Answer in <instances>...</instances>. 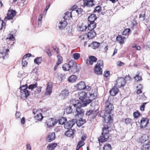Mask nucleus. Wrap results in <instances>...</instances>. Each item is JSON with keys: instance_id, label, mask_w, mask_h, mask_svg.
Returning a JSON list of instances; mask_svg holds the SVG:
<instances>
[{"instance_id": "obj_37", "label": "nucleus", "mask_w": 150, "mask_h": 150, "mask_svg": "<svg viewBox=\"0 0 150 150\" xmlns=\"http://www.w3.org/2000/svg\"><path fill=\"white\" fill-rule=\"evenodd\" d=\"M68 63H65L62 66L63 69L65 71H69L70 69Z\"/></svg>"}, {"instance_id": "obj_36", "label": "nucleus", "mask_w": 150, "mask_h": 150, "mask_svg": "<svg viewBox=\"0 0 150 150\" xmlns=\"http://www.w3.org/2000/svg\"><path fill=\"white\" fill-rule=\"evenodd\" d=\"M137 88L136 93L137 94H140L142 93V90L143 89V86L141 84H139L137 86Z\"/></svg>"}, {"instance_id": "obj_18", "label": "nucleus", "mask_w": 150, "mask_h": 150, "mask_svg": "<svg viewBox=\"0 0 150 150\" xmlns=\"http://www.w3.org/2000/svg\"><path fill=\"white\" fill-rule=\"evenodd\" d=\"M87 28L86 25L83 23L80 24L78 25V30L81 31H85Z\"/></svg>"}, {"instance_id": "obj_13", "label": "nucleus", "mask_w": 150, "mask_h": 150, "mask_svg": "<svg viewBox=\"0 0 150 150\" xmlns=\"http://www.w3.org/2000/svg\"><path fill=\"white\" fill-rule=\"evenodd\" d=\"M149 120L146 118H142L140 120V127L144 128L147 126L149 123Z\"/></svg>"}, {"instance_id": "obj_64", "label": "nucleus", "mask_w": 150, "mask_h": 150, "mask_svg": "<svg viewBox=\"0 0 150 150\" xmlns=\"http://www.w3.org/2000/svg\"><path fill=\"white\" fill-rule=\"evenodd\" d=\"M26 150H31V147L30 144L26 145Z\"/></svg>"}, {"instance_id": "obj_52", "label": "nucleus", "mask_w": 150, "mask_h": 150, "mask_svg": "<svg viewBox=\"0 0 150 150\" xmlns=\"http://www.w3.org/2000/svg\"><path fill=\"white\" fill-rule=\"evenodd\" d=\"M125 123L127 125L129 124L132 122V119L129 118L125 119Z\"/></svg>"}, {"instance_id": "obj_54", "label": "nucleus", "mask_w": 150, "mask_h": 150, "mask_svg": "<svg viewBox=\"0 0 150 150\" xmlns=\"http://www.w3.org/2000/svg\"><path fill=\"white\" fill-rule=\"evenodd\" d=\"M36 88L35 91V94H38L41 91V88L40 87H37Z\"/></svg>"}, {"instance_id": "obj_17", "label": "nucleus", "mask_w": 150, "mask_h": 150, "mask_svg": "<svg viewBox=\"0 0 150 150\" xmlns=\"http://www.w3.org/2000/svg\"><path fill=\"white\" fill-rule=\"evenodd\" d=\"M94 0H83V6L85 7L86 6H92L94 5L93 3Z\"/></svg>"}, {"instance_id": "obj_30", "label": "nucleus", "mask_w": 150, "mask_h": 150, "mask_svg": "<svg viewBox=\"0 0 150 150\" xmlns=\"http://www.w3.org/2000/svg\"><path fill=\"white\" fill-rule=\"evenodd\" d=\"M75 122H76L78 126L80 127L86 122V121L85 120H83L81 118H80L77 121H76Z\"/></svg>"}, {"instance_id": "obj_31", "label": "nucleus", "mask_w": 150, "mask_h": 150, "mask_svg": "<svg viewBox=\"0 0 150 150\" xmlns=\"http://www.w3.org/2000/svg\"><path fill=\"white\" fill-rule=\"evenodd\" d=\"M72 17L71 12L67 11L65 13L64 18L65 20H69Z\"/></svg>"}, {"instance_id": "obj_9", "label": "nucleus", "mask_w": 150, "mask_h": 150, "mask_svg": "<svg viewBox=\"0 0 150 150\" xmlns=\"http://www.w3.org/2000/svg\"><path fill=\"white\" fill-rule=\"evenodd\" d=\"M21 92L23 94H30V91L28 90V87L27 84L21 86L20 88Z\"/></svg>"}, {"instance_id": "obj_44", "label": "nucleus", "mask_w": 150, "mask_h": 150, "mask_svg": "<svg viewBox=\"0 0 150 150\" xmlns=\"http://www.w3.org/2000/svg\"><path fill=\"white\" fill-rule=\"evenodd\" d=\"M36 119L39 121L42 120L43 118V116L42 115V113H40L39 114H37L36 116L35 117Z\"/></svg>"}, {"instance_id": "obj_15", "label": "nucleus", "mask_w": 150, "mask_h": 150, "mask_svg": "<svg viewBox=\"0 0 150 150\" xmlns=\"http://www.w3.org/2000/svg\"><path fill=\"white\" fill-rule=\"evenodd\" d=\"M9 51L8 49H6L4 47H2L0 49V54H1L2 57L3 59H5V57L8 55V52Z\"/></svg>"}, {"instance_id": "obj_60", "label": "nucleus", "mask_w": 150, "mask_h": 150, "mask_svg": "<svg viewBox=\"0 0 150 150\" xmlns=\"http://www.w3.org/2000/svg\"><path fill=\"white\" fill-rule=\"evenodd\" d=\"M76 12L78 13V14H81L82 13L83 10V9L81 8H79L76 10Z\"/></svg>"}, {"instance_id": "obj_6", "label": "nucleus", "mask_w": 150, "mask_h": 150, "mask_svg": "<svg viewBox=\"0 0 150 150\" xmlns=\"http://www.w3.org/2000/svg\"><path fill=\"white\" fill-rule=\"evenodd\" d=\"M16 12L14 10H9L8 11L7 16L5 18V19L10 20L13 19L14 17L16 16Z\"/></svg>"}, {"instance_id": "obj_28", "label": "nucleus", "mask_w": 150, "mask_h": 150, "mask_svg": "<svg viewBox=\"0 0 150 150\" xmlns=\"http://www.w3.org/2000/svg\"><path fill=\"white\" fill-rule=\"evenodd\" d=\"M57 144L56 143L50 144L47 147V149L48 150H54L57 146Z\"/></svg>"}, {"instance_id": "obj_42", "label": "nucleus", "mask_w": 150, "mask_h": 150, "mask_svg": "<svg viewBox=\"0 0 150 150\" xmlns=\"http://www.w3.org/2000/svg\"><path fill=\"white\" fill-rule=\"evenodd\" d=\"M30 94H19V96H17L18 97H19L20 99L25 100L28 97Z\"/></svg>"}, {"instance_id": "obj_29", "label": "nucleus", "mask_w": 150, "mask_h": 150, "mask_svg": "<svg viewBox=\"0 0 150 150\" xmlns=\"http://www.w3.org/2000/svg\"><path fill=\"white\" fill-rule=\"evenodd\" d=\"M97 19L96 15L93 14L91 15L88 17V21L90 22H95V21Z\"/></svg>"}, {"instance_id": "obj_12", "label": "nucleus", "mask_w": 150, "mask_h": 150, "mask_svg": "<svg viewBox=\"0 0 150 150\" xmlns=\"http://www.w3.org/2000/svg\"><path fill=\"white\" fill-rule=\"evenodd\" d=\"M55 138V133H49L46 138V141L47 142H51L54 140Z\"/></svg>"}, {"instance_id": "obj_40", "label": "nucleus", "mask_w": 150, "mask_h": 150, "mask_svg": "<svg viewBox=\"0 0 150 150\" xmlns=\"http://www.w3.org/2000/svg\"><path fill=\"white\" fill-rule=\"evenodd\" d=\"M111 146L109 144H106L103 147V150H111Z\"/></svg>"}, {"instance_id": "obj_34", "label": "nucleus", "mask_w": 150, "mask_h": 150, "mask_svg": "<svg viewBox=\"0 0 150 150\" xmlns=\"http://www.w3.org/2000/svg\"><path fill=\"white\" fill-rule=\"evenodd\" d=\"M94 111L93 110H90L86 112V115L88 116L92 115L93 118H94L96 116V113L94 114Z\"/></svg>"}, {"instance_id": "obj_58", "label": "nucleus", "mask_w": 150, "mask_h": 150, "mask_svg": "<svg viewBox=\"0 0 150 150\" xmlns=\"http://www.w3.org/2000/svg\"><path fill=\"white\" fill-rule=\"evenodd\" d=\"M42 18V14H40L39 16L38 19V21H39L38 22V24L40 25V24H41V21Z\"/></svg>"}, {"instance_id": "obj_57", "label": "nucleus", "mask_w": 150, "mask_h": 150, "mask_svg": "<svg viewBox=\"0 0 150 150\" xmlns=\"http://www.w3.org/2000/svg\"><path fill=\"white\" fill-rule=\"evenodd\" d=\"M0 19H1L0 18ZM5 25V23L4 22V21H3L1 20V19H0V25H1V30H2V29L3 26H4V25Z\"/></svg>"}, {"instance_id": "obj_48", "label": "nucleus", "mask_w": 150, "mask_h": 150, "mask_svg": "<svg viewBox=\"0 0 150 150\" xmlns=\"http://www.w3.org/2000/svg\"><path fill=\"white\" fill-rule=\"evenodd\" d=\"M22 65L23 67H25L28 64V62H27V60L26 59L23 57L22 59Z\"/></svg>"}, {"instance_id": "obj_11", "label": "nucleus", "mask_w": 150, "mask_h": 150, "mask_svg": "<svg viewBox=\"0 0 150 150\" xmlns=\"http://www.w3.org/2000/svg\"><path fill=\"white\" fill-rule=\"evenodd\" d=\"M75 122L76 120L74 119L68 121L66 124H64V128L67 129L71 128L75 124Z\"/></svg>"}, {"instance_id": "obj_7", "label": "nucleus", "mask_w": 150, "mask_h": 150, "mask_svg": "<svg viewBox=\"0 0 150 150\" xmlns=\"http://www.w3.org/2000/svg\"><path fill=\"white\" fill-rule=\"evenodd\" d=\"M97 60V59L95 57L90 56L89 58L86 60V62L87 65L89 66L92 65L94 62H96Z\"/></svg>"}, {"instance_id": "obj_63", "label": "nucleus", "mask_w": 150, "mask_h": 150, "mask_svg": "<svg viewBox=\"0 0 150 150\" xmlns=\"http://www.w3.org/2000/svg\"><path fill=\"white\" fill-rule=\"evenodd\" d=\"M46 52L49 57L52 56V54L51 51L49 49L47 50Z\"/></svg>"}, {"instance_id": "obj_25", "label": "nucleus", "mask_w": 150, "mask_h": 150, "mask_svg": "<svg viewBox=\"0 0 150 150\" xmlns=\"http://www.w3.org/2000/svg\"><path fill=\"white\" fill-rule=\"evenodd\" d=\"M68 81L70 83H74L77 79V77L75 75H72L68 78Z\"/></svg>"}, {"instance_id": "obj_20", "label": "nucleus", "mask_w": 150, "mask_h": 150, "mask_svg": "<svg viewBox=\"0 0 150 150\" xmlns=\"http://www.w3.org/2000/svg\"><path fill=\"white\" fill-rule=\"evenodd\" d=\"M68 64L70 69H77V64L75 61L74 60L70 61L68 63Z\"/></svg>"}, {"instance_id": "obj_5", "label": "nucleus", "mask_w": 150, "mask_h": 150, "mask_svg": "<svg viewBox=\"0 0 150 150\" xmlns=\"http://www.w3.org/2000/svg\"><path fill=\"white\" fill-rule=\"evenodd\" d=\"M86 95L84 94L83 96H81L79 97V99L82 101V104L81 103V106L85 107L91 102V100L89 99L84 100L86 96Z\"/></svg>"}, {"instance_id": "obj_35", "label": "nucleus", "mask_w": 150, "mask_h": 150, "mask_svg": "<svg viewBox=\"0 0 150 150\" xmlns=\"http://www.w3.org/2000/svg\"><path fill=\"white\" fill-rule=\"evenodd\" d=\"M42 60V57H37L34 60V62L36 64H39L41 63Z\"/></svg>"}, {"instance_id": "obj_49", "label": "nucleus", "mask_w": 150, "mask_h": 150, "mask_svg": "<svg viewBox=\"0 0 150 150\" xmlns=\"http://www.w3.org/2000/svg\"><path fill=\"white\" fill-rule=\"evenodd\" d=\"M130 31V29L129 28H126L123 32L122 35H127L129 34Z\"/></svg>"}, {"instance_id": "obj_21", "label": "nucleus", "mask_w": 150, "mask_h": 150, "mask_svg": "<svg viewBox=\"0 0 150 150\" xmlns=\"http://www.w3.org/2000/svg\"><path fill=\"white\" fill-rule=\"evenodd\" d=\"M56 123L54 119L51 118L48 120L47 125L49 127H50L54 125Z\"/></svg>"}, {"instance_id": "obj_50", "label": "nucleus", "mask_w": 150, "mask_h": 150, "mask_svg": "<svg viewBox=\"0 0 150 150\" xmlns=\"http://www.w3.org/2000/svg\"><path fill=\"white\" fill-rule=\"evenodd\" d=\"M73 56L75 60H77L79 58L80 55L79 53H76L73 54Z\"/></svg>"}, {"instance_id": "obj_19", "label": "nucleus", "mask_w": 150, "mask_h": 150, "mask_svg": "<svg viewBox=\"0 0 150 150\" xmlns=\"http://www.w3.org/2000/svg\"><path fill=\"white\" fill-rule=\"evenodd\" d=\"M77 88L80 90H84L85 87V83L83 81H81L77 83Z\"/></svg>"}, {"instance_id": "obj_3", "label": "nucleus", "mask_w": 150, "mask_h": 150, "mask_svg": "<svg viewBox=\"0 0 150 150\" xmlns=\"http://www.w3.org/2000/svg\"><path fill=\"white\" fill-rule=\"evenodd\" d=\"M74 106L76 108V111L75 112V116L76 118L79 117V115L81 116L84 112V111L81 108V102H77L76 103L74 104Z\"/></svg>"}, {"instance_id": "obj_47", "label": "nucleus", "mask_w": 150, "mask_h": 150, "mask_svg": "<svg viewBox=\"0 0 150 150\" xmlns=\"http://www.w3.org/2000/svg\"><path fill=\"white\" fill-rule=\"evenodd\" d=\"M135 80L137 81H141L142 80V77L139 75V73H137V75L134 77Z\"/></svg>"}, {"instance_id": "obj_51", "label": "nucleus", "mask_w": 150, "mask_h": 150, "mask_svg": "<svg viewBox=\"0 0 150 150\" xmlns=\"http://www.w3.org/2000/svg\"><path fill=\"white\" fill-rule=\"evenodd\" d=\"M140 113L138 111H137L134 112L133 115L134 118H138L140 115Z\"/></svg>"}, {"instance_id": "obj_53", "label": "nucleus", "mask_w": 150, "mask_h": 150, "mask_svg": "<svg viewBox=\"0 0 150 150\" xmlns=\"http://www.w3.org/2000/svg\"><path fill=\"white\" fill-rule=\"evenodd\" d=\"M149 144L144 145L142 147V150H149Z\"/></svg>"}, {"instance_id": "obj_46", "label": "nucleus", "mask_w": 150, "mask_h": 150, "mask_svg": "<svg viewBox=\"0 0 150 150\" xmlns=\"http://www.w3.org/2000/svg\"><path fill=\"white\" fill-rule=\"evenodd\" d=\"M57 57L58 58V60L56 63L59 65L62 63L63 58L62 57L59 55H57Z\"/></svg>"}, {"instance_id": "obj_45", "label": "nucleus", "mask_w": 150, "mask_h": 150, "mask_svg": "<svg viewBox=\"0 0 150 150\" xmlns=\"http://www.w3.org/2000/svg\"><path fill=\"white\" fill-rule=\"evenodd\" d=\"M102 10V8L100 6H96L94 10V12L100 13Z\"/></svg>"}, {"instance_id": "obj_14", "label": "nucleus", "mask_w": 150, "mask_h": 150, "mask_svg": "<svg viewBox=\"0 0 150 150\" xmlns=\"http://www.w3.org/2000/svg\"><path fill=\"white\" fill-rule=\"evenodd\" d=\"M87 34V37L89 39L93 38L96 35V34L94 30H89Z\"/></svg>"}, {"instance_id": "obj_8", "label": "nucleus", "mask_w": 150, "mask_h": 150, "mask_svg": "<svg viewBox=\"0 0 150 150\" xmlns=\"http://www.w3.org/2000/svg\"><path fill=\"white\" fill-rule=\"evenodd\" d=\"M15 38L13 35L9 34L6 38V41L8 44L13 45L14 43Z\"/></svg>"}, {"instance_id": "obj_43", "label": "nucleus", "mask_w": 150, "mask_h": 150, "mask_svg": "<svg viewBox=\"0 0 150 150\" xmlns=\"http://www.w3.org/2000/svg\"><path fill=\"white\" fill-rule=\"evenodd\" d=\"M67 120L66 118L62 117L59 120V123L61 125H63L64 124Z\"/></svg>"}, {"instance_id": "obj_4", "label": "nucleus", "mask_w": 150, "mask_h": 150, "mask_svg": "<svg viewBox=\"0 0 150 150\" xmlns=\"http://www.w3.org/2000/svg\"><path fill=\"white\" fill-rule=\"evenodd\" d=\"M126 81L123 78L121 77L118 78L116 81L115 85L119 88L123 87L126 83Z\"/></svg>"}, {"instance_id": "obj_39", "label": "nucleus", "mask_w": 150, "mask_h": 150, "mask_svg": "<svg viewBox=\"0 0 150 150\" xmlns=\"http://www.w3.org/2000/svg\"><path fill=\"white\" fill-rule=\"evenodd\" d=\"M38 84L37 83H35L34 84H31L28 87V89H30L31 91H32L35 88L37 87Z\"/></svg>"}, {"instance_id": "obj_33", "label": "nucleus", "mask_w": 150, "mask_h": 150, "mask_svg": "<svg viewBox=\"0 0 150 150\" xmlns=\"http://www.w3.org/2000/svg\"><path fill=\"white\" fill-rule=\"evenodd\" d=\"M119 89L116 87H113L110 91L109 92L110 94H117L119 92Z\"/></svg>"}, {"instance_id": "obj_32", "label": "nucleus", "mask_w": 150, "mask_h": 150, "mask_svg": "<svg viewBox=\"0 0 150 150\" xmlns=\"http://www.w3.org/2000/svg\"><path fill=\"white\" fill-rule=\"evenodd\" d=\"M67 25V22L64 20L63 21H60L59 22V27L60 28L63 29L65 28Z\"/></svg>"}, {"instance_id": "obj_62", "label": "nucleus", "mask_w": 150, "mask_h": 150, "mask_svg": "<svg viewBox=\"0 0 150 150\" xmlns=\"http://www.w3.org/2000/svg\"><path fill=\"white\" fill-rule=\"evenodd\" d=\"M137 22H136V21L134 20L133 21H132V27H131L132 28H134V27L136 25H137Z\"/></svg>"}, {"instance_id": "obj_23", "label": "nucleus", "mask_w": 150, "mask_h": 150, "mask_svg": "<svg viewBox=\"0 0 150 150\" xmlns=\"http://www.w3.org/2000/svg\"><path fill=\"white\" fill-rule=\"evenodd\" d=\"M100 43L94 41L90 45H88V47H91L93 49H96L100 46Z\"/></svg>"}, {"instance_id": "obj_38", "label": "nucleus", "mask_w": 150, "mask_h": 150, "mask_svg": "<svg viewBox=\"0 0 150 150\" xmlns=\"http://www.w3.org/2000/svg\"><path fill=\"white\" fill-rule=\"evenodd\" d=\"M87 38H88V37H87V33L82 35L79 37V39L81 41H84L86 40Z\"/></svg>"}, {"instance_id": "obj_56", "label": "nucleus", "mask_w": 150, "mask_h": 150, "mask_svg": "<svg viewBox=\"0 0 150 150\" xmlns=\"http://www.w3.org/2000/svg\"><path fill=\"white\" fill-rule=\"evenodd\" d=\"M147 103H144L140 107V109L141 111H144V107L145 105Z\"/></svg>"}, {"instance_id": "obj_16", "label": "nucleus", "mask_w": 150, "mask_h": 150, "mask_svg": "<svg viewBox=\"0 0 150 150\" xmlns=\"http://www.w3.org/2000/svg\"><path fill=\"white\" fill-rule=\"evenodd\" d=\"M126 38L121 35H118L116 38L117 41L120 44H123L125 43V40Z\"/></svg>"}, {"instance_id": "obj_1", "label": "nucleus", "mask_w": 150, "mask_h": 150, "mask_svg": "<svg viewBox=\"0 0 150 150\" xmlns=\"http://www.w3.org/2000/svg\"><path fill=\"white\" fill-rule=\"evenodd\" d=\"M105 110L107 113L108 114V115L105 116V121L107 124H110L112 122L111 116L110 114L114 109V106L111 103L108 99L105 103Z\"/></svg>"}, {"instance_id": "obj_59", "label": "nucleus", "mask_w": 150, "mask_h": 150, "mask_svg": "<svg viewBox=\"0 0 150 150\" xmlns=\"http://www.w3.org/2000/svg\"><path fill=\"white\" fill-rule=\"evenodd\" d=\"M21 115V113L17 111L16 113V119H18L20 118Z\"/></svg>"}, {"instance_id": "obj_2", "label": "nucleus", "mask_w": 150, "mask_h": 150, "mask_svg": "<svg viewBox=\"0 0 150 150\" xmlns=\"http://www.w3.org/2000/svg\"><path fill=\"white\" fill-rule=\"evenodd\" d=\"M104 66L103 61L101 60H98L93 69L94 72L97 75H100L102 73V68Z\"/></svg>"}, {"instance_id": "obj_10", "label": "nucleus", "mask_w": 150, "mask_h": 150, "mask_svg": "<svg viewBox=\"0 0 150 150\" xmlns=\"http://www.w3.org/2000/svg\"><path fill=\"white\" fill-rule=\"evenodd\" d=\"M52 83L50 81H48L47 84L45 94H51L52 93Z\"/></svg>"}, {"instance_id": "obj_41", "label": "nucleus", "mask_w": 150, "mask_h": 150, "mask_svg": "<svg viewBox=\"0 0 150 150\" xmlns=\"http://www.w3.org/2000/svg\"><path fill=\"white\" fill-rule=\"evenodd\" d=\"M65 134L68 137H70L73 135V132L71 130H69L66 132Z\"/></svg>"}, {"instance_id": "obj_61", "label": "nucleus", "mask_w": 150, "mask_h": 150, "mask_svg": "<svg viewBox=\"0 0 150 150\" xmlns=\"http://www.w3.org/2000/svg\"><path fill=\"white\" fill-rule=\"evenodd\" d=\"M72 112V109L71 107H68L67 109V113L70 114Z\"/></svg>"}, {"instance_id": "obj_24", "label": "nucleus", "mask_w": 150, "mask_h": 150, "mask_svg": "<svg viewBox=\"0 0 150 150\" xmlns=\"http://www.w3.org/2000/svg\"><path fill=\"white\" fill-rule=\"evenodd\" d=\"M148 137L146 135H142L140 138L139 141L142 143H143L148 140Z\"/></svg>"}, {"instance_id": "obj_22", "label": "nucleus", "mask_w": 150, "mask_h": 150, "mask_svg": "<svg viewBox=\"0 0 150 150\" xmlns=\"http://www.w3.org/2000/svg\"><path fill=\"white\" fill-rule=\"evenodd\" d=\"M108 137H108V136L107 135H105L103 134V135H101L98 138L99 143H103L104 142L106 141L108 138Z\"/></svg>"}, {"instance_id": "obj_27", "label": "nucleus", "mask_w": 150, "mask_h": 150, "mask_svg": "<svg viewBox=\"0 0 150 150\" xmlns=\"http://www.w3.org/2000/svg\"><path fill=\"white\" fill-rule=\"evenodd\" d=\"M96 26V24L95 22H90L88 24L87 28L88 30H94Z\"/></svg>"}, {"instance_id": "obj_26", "label": "nucleus", "mask_w": 150, "mask_h": 150, "mask_svg": "<svg viewBox=\"0 0 150 150\" xmlns=\"http://www.w3.org/2000/svg\"><path fill=\"white\" fill-rule=\"evenodd\" d=\"M103 132L102 133V135H107L109 137V130L108 127L107 126H105L103 129Z\"/></svg>"}, {"instance_id": "obj_55", "label": "nucleus", "mask_w": 150, "mask_h": 150, "mask_svg": "<svg viewBox=\"0 0 150 150\" xmlns=\"http://www.w3.org/2000/svg\"><path fill=\"white\" fill-rule=\"evenodd\" d=\"M110 75V71H105L104 72V76L106 77H107L109 76Z\"/></svg>"}]
</instances>
